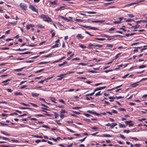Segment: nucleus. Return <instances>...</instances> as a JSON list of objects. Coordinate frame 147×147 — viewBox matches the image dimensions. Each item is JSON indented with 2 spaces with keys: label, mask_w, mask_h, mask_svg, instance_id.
I'll list each match as a JSON object with an SVG mask.
<instances>
[{
  "label": "nucleus",
  "mask_w": 147,
  "mask_h": 147,
  "mask_svg": "<svg viewBox=\"0 0 147 147\" xmlns=\"http://www.w3.org/2000/svg\"><path fill=\"white\" fill-rule=\"evenodd\" d=\"M20 7L21 8L24 10H26L27 7L26 5L23 3H21L20 4Z\"/></svg>",
  "instance_id": "f257e3e1"
},
{
  "label": "nucleus",
  "mask_w": 147,
  "mask_h": 147,
  "mask_svg": "<svg viewBox=\"0 0 147 147\" xmlns=\"http://www.w3.org/2000/svg\"><path fill=\"white\" fill-rule=\"evenodd\" d=\"M106 86H105L97 88H96L94 90V91L95 92H96L97 91H98L99 90H102L103 89H104V88H106Z\"/></svg>",
  "instance_id": "f03ea898"
},
{
  "label": "nucleus",
  "mask_w": 147,
  "mask_h": 147,
  "mask_svg": "<svg viewBox=\"0 0 147 147\" xmlns=\"http://www.w3.org/2000/svg\"><path fill=\"white\" fill-rule=\"evenodd\" d=\"M29 8L31 10H32V11L36 12L37 13H38V11L36 10V8L34 7L33 6L30 5L29 6Z\"/></svg>",
  "instance_id": "7ed1b4c3"
},
{
  "label": "nucleus",
  "mask_w": 147,
  "mask_h": 147,
  "mask_svg": "<svg viewBox=\"0 0 147 147\" xmlns=\"http://www.w3.org/2000/svg\"><path fill=\"white\" fill-rule=\"evenodd\" d=\"M74 71H68L67 73L65 74H61L60 75L57 76V77H61L62 76H64L66 75L67 74H71L74 73Z\"/></svg>",
  "instance_id": "20e7f679"
},
{
  "label": "nucleus",
  "mask_w": 147,
  "mask_h": 147,
  "mask_svg": "<svg viewBox=\"0 0 147 147\" xmlns=\"http://www.w3.org/2000/svg\"><path fill=\"white\" fill-rule=\"evenodd\" d=\"M45 19L43 20V21L49 22V21H52L51 19L48 16H47Z\"/></svg>",
  "instance_id": "39448f33"
},
{
  "label": "nucleus",
  "mask_w": 147,
  "mask_h": 147,
  "mask_svg": "<svg viewBox=\"0 0 147 147\" xmlns=\"http://www.w3.org/2000/svg\"><path fill=\"white\" fill-rule=\"evenodd\" d=\"M11 80L10 79H9L6 80H5L4 81H3L2 83L4 84V85L5 86L7 84V83L8 82L10 81Z\"/></svg>",
  "instance_id": "423d86ee"
},
{
  "label": "nucleus",
  "mask_w": 147,
  "mask_h": 147,
  "mask_svg": "<svg viewBox=\"0 0 147 147\" xmlns=\"http://www.w3.org/2000/svg\"><path fill=\"white\" fill-rule=\"evenodd\" d=\"M31 95L33 97H37L39 96V94L32 92Z\"/></svg>",
  "instance_id": "0eeeda50"
},
{
  "label": "nucleus",
  "mask_w": 147,
  "mask_h": 147,
  "mask_svg": "<svg viewBox=\"0 0 147 147\" xmlns=\"http://www.w3.org/2000/svg\"><path fill=\"white\" fill-rule=\"evenodd\" d=\"M103 36L104 37L108 38L107 39L108 40H110L113 39V38H111L113 36H109L106 34H104Z\"/></svg>",
  "instance_id": "6e6552de"
},
{
  "label": "nucleus",
  "mask_w": 147,
  "mask_h": 147,
  "mask_svg": "<svg viewBox=\"0 0 147 147\" xmlns=\"http://www.w3.org/2000/svg\"><path fill=\"white\" fill-rule=\"evenodd\" d=\"M96 44H92L91 43H89L88 46L89 47H88L89 49H92V48L91 47V46H95L96 47Z\"/></svg>",
  "instance_id": "1a4fd4ad"
},
{
  "label": "nucleus",
  "mask_w": 147,
  "mask_h": 147,
  "mask_svg": "<svg viewBox=\"0 0 147 147\" xmlns=\"http://www.w3.org/2000/svg\"><path fill=\"white\" fill-rule=\"evenodd\" d=\"M105 22V20H95V21H92L91 22H95V23H98L100 22V23H102V22Z\"/></svg>",
  "instance_id": "9d476101"
},
{
  "label": "nucleus",
  "mask_w": 147,
  "mask_h": 147,
  "mask_svg": "<svg viewBox=\"0 0 147 147\" xmlns=\"http://www.w3.org/2000/svg\"><path fill=\"white\" fill-rule=\"evenodd\" d=\"M57 2V0H55L54 1H49V3L51 5H56V2Z\"/></svg>",
  "instance_id": "9b49d317"
},
{
  "label": "nucleus",
  "mask_w": 147,
  "mask_h": 147,
  "mask_svg": "<svg viewBox=\"0 0 147 147\" xmlns=\"http://www.w3.org/2000/svg\"><path fill=\"white\" fill-rule=\"evenodd\" d=\"M117 125V124L116 123H113L111 124V126L110 127L111 129H113L115 126Z\"/></svg>",
  "instance_id": "f8f14e48"
},
{
  "label": "nucleus",
  "mask_w": 147,
  "mask_h": 147,
  "mask_svg": "<svg viewBox=\"0 0 147 147\" xmlns=\"http://www.w3.org/2000/svg\"><path fill=\"white\" fill-rule=\"evenodd\" d=\"M76 37L77 38H80L81 39H83L84 37V36H82L81 34H78L77 35Z\"/></svg>",
  "instance_id": "ddd939ff"
},
{
  "label": "nucleus",
  "mask_w": 147,
  "mask_h": 147,
  "mask_svg": "<svg viewBox=\"0 0 147 147\" xmlns=\"http://www.w3.org/2000/svg\"><path fill=\"white\" fill-rule=\"evenodd\" d=\"M14 94L16 96L17 95H22V94L20 92H14Z\"/></svg>",
  "instance_id": "4468645a"
},
{
  "label": "nucleus",
  "mask_w": 147,
  "mask_h": 147,
  "mask_svg": "<svg viewBox=\"0 0 147 147\" xmlns=\"http://www.w3.org/2000/svg\"><path fill=\"white\" fill-rule=\"evenodd\" d=\"M119 128H125L126 127V125L124 124H123L119 123Z\"/></svg>",
  "instance_id": "2eb2a0df"
},
{
  "label": "nucleus",
  "mask_w": 147,
  "mask_h": 147,
  "mask_svg": "<svg viewBox=\"0 0 147 147\" xmlns=\"http://www.w3.org/2000/svg\"><path fill=\"white\" fill-rule=\"evenodd\" d=\"M138 82H136V83H133V84H131V87H135L136 86H137L138 85V84H137V83H138Z\"/></svg>",
  "instance_id": "dca6fc26"
},
{
  "label": "nucleus",
  "mask_w": 147,
  "mask_h": 147,
  "mask_svg": "<svg viewBox=\"0 0 147 147\" xmlns=\"http://www.w3.org/2000/svg\"><path fill=\"white\" fill-rule=\"evenodd\" d=\"M102 136L104 137H111V136L109 134H103Z\"/></svg>",
  "instance_id": "f3484780"
},
{
  "label": "nucleus",
  "mask_w": 147,
  "mask_h": 147,
  "mask_svg": "<svg viewBox=\"0 0 147 147\" xmlns=\"http://www.w3.org/2000/svg\"><path fill=\"white\" fill-rule=\"evenodd\" d=\"M67 62L66 61H64L63 63L61 64H59L58 65V66L59 67L62 66V65L65 64H67Z\"/></svg>",
  "instance_id": "a211bd4d"
},
{
  "label": "nucleus",
  "mask_w": 147,
  "mask_h": 147,
  "mask_svg": "<svg viewBox=\"0 0 147 147\" xmlns=\"http://www.w3.org/2000/svg\"><path fill=\"white\" fill-rule=\"evenodd\" d=\"M95 39L97 40H100V41H103L105 40V39L104 38H95Z\"/></svg>",
  "instance_id": "6ab92c4d"
},
{
  "label": "nucleus",
  "mask_w": 147,
  "mask_h": 147,
  "mask_svg": "<svg viewBox=\"0 0 147 147\" xmlns=\"http://www.w3.org/2000/svg\"><path fill=\"white\" fill-rule=\"evenodd\" d=\"M59 47V44H56L54 45H53L51 46V48H54L56 47Z\"/></svg>",
  "instance_id": "aec40b11"
},
{
  "label": "nucleus",
  "mask_w": 147,
  "mask_h": 147,
  "mask_svg": "<svg viewBox=\"0 0 147 147\" xmlns=\"http://www.w3.org/2000/svg\"><path fill=\"white\" fill-rule=\"evenodd\" d=\"M87 112L93 114H95V113H96V112H94V110H92V111L88 110L87 111Z\"/></svg>",
  "instance_id": "412c9836"
},
{
  "label": "nucleus",
  "mask_w": 147,
  "mask_h": 147,
  "mask_svg": "<svg viewBox=\"0 0 147 147\" xmlns=\"http://www.w3.org/2000/svg\"><path fill=\"white\" fill-rule=\"evenodd\" d=\"M60 113H67V112L64 109H61L60 111Z\"/></svg>",
  "instance_id": "4be33fe9"
},
{
  "label": "nucleus",
  "mask_w": 147,
  "mask_h": 147,
  "mask_svg": "<svg viewBox=\"0 0 147 147\" xmlns=\"http://www.w3.org/2000/svg\"><path fill=\"white\" fill-rule=\"evenodd\" d=\"M133 121L131 120H129V121H125V123L127 125H128L129 123H131L133 122Z\"/></svg>",
  "instance_id": "5701e85b"
},
{
  "label": "nucleus",
  "mask_w": 147,
  "mask_h": 147,
  "mask_svg": "<svg viewBox=\"0 0 147 147\" xmlns=\"http://www.w3.org/2000/svg\"><path fill=\"white\" fill-rule=\"evenodd\" d=\"M50 62V61L47 62H42L38 63V64H46L49 63Z\"/></svg>",
  "instance_id": "b1692460"
},
{
  "label": "nucleus",
  "mask_w": 147,
  "mask_h": 147,
  "mask_svg": "<svg viewBox=\"0 0 147 147\" xmlns=\"http://www.w3.org/2000/svg\"><path fill=\"white\" fill-rule=\"evenodd\" d=\"M25 67H24L23 68H21L20 69H15V71H21Z\"/></svg>",
  "instance_id": "393cba45"
},
{
  "label": "nucleus",
  "mask_w": 147,
  "mask_h": 147,
  "mask_svg": "<svg viewBox=\"0 0 147 147\" xmlns=\"http://www.w3.org/2000/svg\"><path fill=\"white\" fill-rule=\"evenodd\" d=\"M48 16L45 15L44 14H42L40 16V17L42 18H45Z\"/></svg>",
  "instance_id": "a878e982"
},
{
  "label": "nucleus",
  "mask_w": 147,
  "mask_h": 147,
  "mask_svg": "<svg viewBox=\"0 0 147 147\" xmlns=\"http://www.w3.org/2000/svg\"><path fill=\"white\" fill-rule=\"evenodd\" d=\"M139 27V25H136V26H132L131 27V28H134V29H137Z\"/></svg>",
  "instance_id": "bb28decb"
},
{
  "label": "nucleus",
  "mask_w": 147,
  "mask_h": 147,
  "mask_svg": "<svg viewBox=\"0 0 147 147\" xmlns=\"http://www.w3.org/2000/svg\"><path fill=\"white\" fill-rule=\"evenodd\" d=\"M100 91H99L98 92L96 93L95 94V96H100L101 95V94L100 93Z\"/></svg>",
  "instance_id": "cd10ccee"
},
{
  "label": "nucleus",
  "mask_w": 147,
  "mask_h": 147,
  "mask_svg": "<svg viewBox=\"0 0 147 147\" xmlns=\"http://www.w3.org/2000/svg\"><path fill=\"white\" fill-rule=\"evenodd\" d=\"M50 99L53 102L56 103V102L55 101V99L53 97H50Z\"/></svg>",
  "instance_id": "c85d7f7f"
},
{
  "label": "nucleus",
  "mask_w": 147,
  "mask_h": 147,
  "mask_svg": "<svg viewBox=\"0 0 147 147\" xmlns=\"http://www.w3.org/2000/svg\"><path fill=\"white\" fill-rule=\"evenodd\" d=\"M75 21L78 22H82L83 21V20L81 19H76Z\"/></svg>",
  "instance_id": "c756f323"
},
{
  "label": "nucleus",
  "mask_w": 147,
  "mask_h": 147,
  "mask_svg": "<svg viewBox=\"0 0 147 147\" xmlns=\"http://www.w3.org/2000/svg\"><path fill=\"white\" fill-rule=\"evenodd\" d=\"M33 136L35 137H36V138H42V136H39L38 135H33Z\"/></svg>",
  "instance_id": "7c9ffc66"
},
{
  "label": "nucleus",
  "mask_w": 147,
  "mask_h": 147,
  "mask_svg": "<svg viewBox=\"0 0 147 147\" xmlns=\"http://www.w3.org/2000/svg\"><path fill=\"white\" fill-rule=\"evenodd\" d=\"M9 49V47H5L3 48H1L0 49L2 50H8Z\"/></svg>",
  "instance_id": "2f4dec72"
},
{
  "label": "nucleus",
  "mask_w": 147,
  "mask_h": 147,
  "mask_svg": "<svg viewBox=\"0 0 147 147\" xmlns=\"http://www.w3.org/2000/svg\"><path fill=\"white\" fill-rule=\"evenodd\" d=\"M44 70V69H40L39 70H38V71H35V73H36L40 72H41L42 71Z\"/></svg>",
  "instance_id": "473e14b6"
},
{
  "label": "nucleus",
  "mask_w": 147,
  "mask_h": 147,
  "mask_svg": "<svg viewBox=\"0 0 147 147\" xmlns=\"http://www.w3.org/2000/svg\"><path fill=\"white\" fill-rule=\"evenodd\" d=\"M54 115L55 116V119L59 117V114H57V113L55 112L54 113Z\"/></svg>",
  "instance_id": "72a5a7b5"
},
{
  "label": "nucleus",
  "mask_w": 147,
  "mask_h": 147,
  "mask_svg": "<svg viewBox=\"0 0 147 147\" xmlns=\"http://www.w3.org/2000/svg\"><path fill=\"white\" fill-rule=\"evenodd\" d=\"M94 92L93 91L92 93H91L90 94H88L86 95V96H92L94 94Z\"/></svg>",
  "instance_id": "f704fd0d"
},
{
  "label": "nucleus",
  "mask_w": 147,
  "mask_h": 147,
  "mask_svg": "<svg viewBox=\"0 0 147 147\" xmlns=\"http://www.w3.org/2000/svg\"><path fill=\"white\" fill-rule=\"evenodd\" d=\"M89 28L90 29H92L94 30H98V29L95 27H90Z\"/></svg>",
  "instance_id": "c9c22d12"
},
{
  "label": "nucleus",
  "mask_w": 147,
  "mask_h": 147,
  "mask_svg": "<svg viewBox=\"0 0 147 147\" xmlns=\"http://www.w3.org/2000/svg\"><path fill=\"white\" fill-rule=\"evenodd\" d=\"M87 13H88L90 14H96V12L94 11H88Z\"/></svg>",
  "instance_id": "e433bc0d"
},
{
  "label": "nucleus",
  "mask_w": 147,
  "mask_h": 147,
  "mask_svg": "<svg viewBox=\"0 0 147 147\" xmlns=\"http://www.w3.org/2000/svg\"><path fill=\"white\" fill-rule=\"evenodd\" d=\"M20 104H21L22 105L24 106H30V105H28V104H25L24 103L20 102Z\"/></svg>",
  "instance_id": "4c0bfd02"
},
{
  "label": "nucleus",
  "mask_w": 147,
  "mask_h": 147,
  "mask_svg": "<svg viewBox=\"0 0 147 147\" xmlns=\"http://www.w3.org/2000/svg\"><path fill=\"white\" fill-rule=\"evenodd\" d=\"M128 16L130 18H132L134 17V16L133 14H131L130 13H128L127 14Z\"/></svg>",
  "instance_id": "58836bf2"
},
{
  "label": "nucleus",
  "mask_w": 147,
  "mask_h": 147,
  "mask_svg": "<svg viewBox=\"0 0 147 147\" xmlns=\"http://www.w3.org/2000/svg\"><path fill=\"white\" fill-rule=\"evenodd\" d=\"M146 67V66L145 65H142L140 66L139 67V68L140 69V68H143L144 67Z\"/></svg>",
  "instance_id": "ea45409f"
},
{
  "label": "nucleus",
  "mask_w": 147,
  "mask_h": 147,
  "mask_svg": "<svg viewBox=\"0 0 147 147\" xmlns=\"http://www.w3.org/2000/svg\"><path fill=\"white\" fill-rule=\"evenodd\" d=\"M29 103L32 106H33L34 107H37V105L35 104H34V103H32L31 102H29Z\"/></svg>",
  "instance_id": "a19ab883"
},
{
  "label": "nucleus",
  "mask_w": 147,
  "mask_h": 147,
  "mask_svg": "<svg viewBox=\"0 0 147 147\" xmlns=\"http://www.w3.org/2000/svg\"><path fill=\"white\" fill-rule=\"evenodd\" d=\"M79 46L80 47L83 49L86 48V46H84L82 44L80 45Z\"/></svg>",
  "instance_id": "79ce46f5"
},
{
  "label": "nucleus",
  "mask_w": 147,
  "mask_h": 147,
  "mask_svg": "<svg viewBox=\"0 0 147 147\" xmlns=\"http://www.w3.org/2000/svg\"><path fill=\"white\" fill-rule=\"evenodd\" d=\"M81 107H73L72 109H76L77 110L79 109H80Z\"/></svg>",
  "instance_id": "37998d69"
},
{
  "label": "nucleus",
  "mask_w": 147,
  "mask_h": 147,
  "mask_svg": "<svg viewBox=\"0 0 147 147\" xmlns=\"http://www.w3.org/2000/svg\"><path fill=\"white\" fill-rule=\"evenodd\" d=\"M114 24H119L121 23V22L119 21H115L114 22Z\"/></svg>",
  "instance_id": "c03bdc74"
},
{
  "label": "nucleus",
  "mask_w": 147,
  "mask_h": 147,
  "mask_svg": "<svg viewBox=\"0 0 147 147\" xmlns=\"http://www.w3.org/2000/svg\"><path fill=\"white\" fill-rule=\"evenodd\" d=\"M116 96L115 97H114V96H109V99H115L116 98Z\"/></svg>",
  "instance_id": "a18cd8bd"
},
{
  "label": "nucleus",
  "mask_w": 147,
  "mask_h": 147,
  "mask_svg": "<svg viewBox=\"0 0 147 147\" xmlns=\"http://www.w3.org/2000/svg\"><path fill=\"white\" fill-rule=\"evenodd\" d=\"M17 21H16L14 22H10V23L12 24L16 25L17 24Z\"/></svg>",
  "instance_id": "49530a36"
},
{
  "label": "nucleus",
  "mask_w": 147,
  "mask_h": 147,
  "mask_svg": "<svg viewBox=\"0 0 147 147\" xmlns=\"http://www.w3.org/2000/svg\"><path fill=\"white\" fill-rule=\"evenodd\" d=\"M118 110L120 111H125V109L124 108H121L119 109Z\"/></svg>",
  "instance_id": "de8ad7c7"
},
{
  "label": "nucleus",
  "mask_w": 147,
  "mask_h": 147,
  "mask_svg": "<svg viewBox=\"0 0 147 147\" xmlns=\"http://www.w3.org/2000/svg\"><path fill=\"white\" fill-rule=\"evenodd\" d=\"M0 138H2L3 140H9V139L8 138L5 137H1V136H0Z\"/></svg>",
  "instance_id": "09e8293b"
},
{
  "label": "nucleus",
  "mask_w": 147,
  "mask_h": 147,
  "mask_svg": "<svg viewBox=\"0 0 147 147\" xmlns=\"http://www.w3.org/2000/svg\"><path fill=\"white\" fill-rule=\"evenodd\" d=\"M113 46V45H111L110 44H107V47H112Z\"/></svg>",
  "instance_id": "8fccbe9b"
},
{
  "label": "nucleus",
  "mask_w": 147,
  "mask_h": 147,
  "mask_svg": "<svg viewBox=\"0 0 147 147\" xmlns=\"http://www.w3.org/2000/svg\"><path fill=\"white\" fill-rule=\"evenodd\" d=\"M85 32L86 34H88L90 36H94V35H92V34H90V33L88 32H87V31H86Z\"/></svg>",
  "instance_id": "3c124183"
},
{
  "label": "nucleus",
  "mask_w": 147,
  "mask_h": 147,
  "mask_svg": "<svg viewBox=\"0 0 147 147\" xmlns=\"http://www.w3.org/2000/svg\"><path fill=\"white\" fill-rule=\"evenodd\" d=\"M78 64L79 65H81L82 66H84L86 64L83 63H80Z\"/></svg>",
  "instance_id": "603ef678"
},
{
  "label": "nucleus",
  "mask_w": 147,
  "mask_h": 147,
  "mask_svg": "<svg viewBox=\"0 0 147 147\" xmlns=\"http://www.w3.org/2000/svg\"><path fill=\"white\" fill-rule=\"evenodd\" d=\"M64 7V6L60 7L59 8L56 9V10L57 11H58L60 10V9H61L62 8Z\"/></svg>",
  "instance_id": "864d4df0"
},
{
  "label": "nucleus",
  "mask_w": 147,
  "mask_h": 147,
  "mask_svg": "<svg viewBox=\"0 0 147 147\" xmlns=\"http://www.w3.org/2000/svg\"><path fill=\"white\" fill-rule=\"evenodd\" d=\"M80 59L79 58H74L73 59H72V61H74V60H80Z\"/></svg>",
  "instance_id": "5fc2aeb1"
},
{
  "label": "nucleus",
  "mask_w": 147,
  "mask_h": 147,
  "mask_svg": "<svg viewBox=\"0 0 147 147\" xmlns=\"http://www.w3.org/2000/svg\"><path fill=\"white\" fill-rule=\"evenodd\" d=\"M55 121H56V122H57V123L59 125H61V123L60 122V121L59 120H56Z\"/></svg>",
  "instance_id": "6e6d98bb"
},
{
  "label": "nucleus",
  "mask_w": 147,
  "mask_h": 147,
  "mask_svg": "<svg viewBox=\"0 0 147 147\" xmlns=\"http://www.w3.org/2000/svg\"><path fill=\"white\" fill-rule=\"evenodd\" d=\"M121 54L120 53H118L116 55L115 57V59H117L119 57V55Z\"/></svg>",
  "instance_id": "4d7b16f0"
},
{
  "label": "nucleus",
  "mask_w": 147,
  "mask_h": 147,
  "mask_svg": "<svg viewBox=\"0 0 147 147\" xmlns=\"http://www.w3.org/2000/svg\"><path fill=\"white\" fill-rule=\"evenodd\" d=\"M147 79V78H142V79L139 82H141V81H144V80H146Z\"/></svg>",
  "instance_id": "13d9d810"
},
{
  "label": "nucleus",
  "mask_w": 147,
  "mask_h": 147,
  "mask_svg": "<svg viewBox=\"0 0 147 147\" xmlns=\"http://www.w3.org/2000/svg\"><path fill=\"white\" fill-rule=\"evenodd\" d=\"M146 119L145 118H142V119H139L138 120L140 121H142L145 120Z\"/></svg>",
  "instance_id": "bf43d9fd"
},
{
  "label": "nucleus",
  "mask_w": 147,
  "mask_h": 147,
  "mask_svg": "<svg viewBox=\"0 0 147 147\" xmlns=\"http://www.w3.org/2000/svg\"><path fill=\"white\" fill-rule=\"evenodd\" d=\"M57 107L61 109L64 108V106L63 105L58 106Z\"/></svg>",
  "instance_id": "052dcab7"
},
{
  "label": "nucleus",
  "mask_w": 147,
  "mask_h": 147,
  "mask_svg": "<svg viewBox=\"0 0 147 147\" xmlns=\"http://www.w3.org/2000/svg\"><path fill=\"white\" fill-rule=\"evenodd\" d=\"M90 99H93V98H92V97H86V99L87 100H90Z\"/></svg>",
  "instance_id": "680f3d73"
},
{
  "label": "nucleus",
  "mask_w": 147,
  "mask_h": 147,
  "mask_svg": "<svg viewBox=\"0 0 147 147\" xmlns=\"http://www.w3.org/2000/svg\"><path fill=\"white\" fill-rule=\"evenodd\" d=\"M88 72H91L92 73H96V71H94L93 70H91L89 71H88Z\"/></svg>",
  "instance_id": "e2e57ef3"
},
{
  "label": "nucleus",
  "mask_w": 147,
  "mask_h": 147,
  "mask_svg": "<svg viewBox=\"0 0 147 147\" xmlns=\"http://www.w3.org/2000/svg\"><path fill=\"white\" fill-rule=\"evenodd\" d=\"M116 98L117 99H121L122 98H123V97H122L121 96H116Z\"/></svg>",
  "instance_id": "0e129e2a"
},
{
  "label": "nucleus",
  "mask_w": 147,
  "mask_h": 147,
  "mask_svg": "<svg viewBox=\"0 0 147 147\" xmlns=\"http://www.w3.org/2000/svg\"><path fill=\"white\" fill-rule=\"evenodd\" d=\"M6 90L8 92H11L13 91V90L11 88H8V89H7Z\"/></svg>",
  "instance_id": "69168bd1"
},
{
  "label": "nucleus",
  "mask_w": 147,
  "mask_h": 147,
  "mask_svg": "<svg viewBox=\"0 0 147 147\" xmlns=\"http://www.w3.org/2000/svg\"><path fill=\"white\" fill-rule=\"evenodd\" d=\"M27 86L25 85H24V86H21L20 88L21 89H24V88L26 87Z\"/></svg>",
  "instance_id": "338daca9"
},
{
  "label": "nucleus",
  "mask_w": 147,
  "mask_h": 147,
  "mask_svg": "<svg viewBox=\"0 0 147 147\" xmlns=\"http://www.w3.org/2000/svg\"><path fill=\"white\" fill-rule=\"evenodd\" d=\"M91 128L93 129H98V128L96 127H91Z\"/></svg>",
  "instance_id": "774afa93"
}]
</instances>
